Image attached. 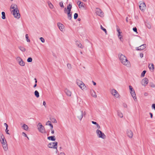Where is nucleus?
<instances>
[{"mask_svg":"<svg viewBox=\"0 0 155 155\" xmlns=\"http://www.w3.org/2000/svg\"><path fill=\"white\" fill-rule=\"evenodd\" d=\"M92 82H93V84L94 85H96V83H95V82H94L93 81H92Z\"/></svg>","mask_w":155,"mask_h":155,"instance_id":"obj_61","label":"nucleus"},{"mask_svg":"<svg viewBox=\"0 0 155 155\" xmlns=\"http://www.w3.org/2000/svg\"><path fill=\"white\" fill-rule=\"evenodd\" d=\"M81 3H82V2L80 1H78L77 2V4L78 5V6L80 8V5H81Z\"/></svg>","mask_w":155,"mask_h":155,"instance_id":"obj_48","label":"nucleus"},{"mask_svg":"<svg viewBox=\"0 0 155 155\" xmlns=\"http://www.w3.org/2000/svg\"><path fill=\"white\" fill-rule=\"evenodd\" d=\"M77 84L82 90L84 89L86 87L85 84L82 81H77Z\"/></svg>","mask_w":155,"mask_h":155,"instance_id":"obj_6","label":"nucleus"},{"mask_svg":"<svg viewBox=\"0 0 155 155\" xmlns=\"http://www.w3.org/2000/svg\"><path fill=\"white\" fill-rule=\"evenodd\" d=\"M96 125L97 126V128H98V129L100 128V126L97 123V124H96Z\"/></svg>","mask_w":155,"mask_h":155,"instance_id":"obj_52","label":"nucleus"},{"mask_svg":"<svg viewBox=\"0 0 155 155\" xmlns=\"http://www.w3.org/2000/svg\"><path fill=\"white\" fill-rule=\"evenodd\" d=\"M149 86L152 87H155L154 84L152 82H150Z\"/></svg>","mask_w":155,"mask_h":155,"instance_id":"obj_38","label":"nucleus"},{"mask_svg":"<svg viewBox=\"0 0 155 155\" xmlns=\"http://www.w3.org/2000/svg\"><path fill=\"white\" fill-rule=\"evenodd\" d=\"M27 61L28 62H31L32 61V59L31 57H29L28 58Z\"/></svg>","mask_w":155,"mask_h":155,"instance_id":"obj_36","label":"nucleus"},{"mask_svg":"<svg viewBox=\"0 0 155 155\" xmlns=\"http://www.w3.org/2000/svg\"><path fill=\"white\" fill-rule=\"evenodd\" d=\"M121 36V35H118V37L119 38L120 40L121 41H122V39H123V38H122L121 37V36L120 37V36Z\"/></svg>","mask_w":155,"mask_h":155,"instance_id":"obj_50","label":"nucleus"},{"mask_svg":"<svg viewBox=\"0 0 155 155\" xmlns=\"http://www.w3.org/2000/svg\"><path fill=\"white\" fill-rule=\"evenodd\" d=\"M127 136L130 138H132L133 136V133L131 130H127Z\"/></svg>","mask_w":155,"mask_h":155,"instance_id":"obj_15","label":"nucleus"},{"mask_svg":"<svg viewBox=\"0 0 155 155\" xmlns=\"http://www.w3.org/2000/svg\"><path fill=\"white\" fill-rule=\"evenodd\" d=\"M90 93L92 96L95 98L97 97V96L95 92L94 91V90H91Z\"/></svg>","mask_w":155,"mask_h":155,"instance_id":"obj_20","label":"nucleus"},{"mask_svg":"<svg viewBox=\"0 0 155 155\" xmlns=\"http://www.w3.org/2000/svg\"><path fill=\"white\" fill-rule=\"evenodd\" d=\"M57 25L59 29L61 31H63V29L64 28V25L61 23L59 22L58 23Z\"/></svg>","mask_w":155,"mask_h":155,"instance_id":"obj_17","label":"nucleus"},{"mask_svg":"<svg viewBox=\"0 0 155 155\" xmlns=\"http://www.w3.org/2000/svg\"><path fill=\"white\" fill-rule=\"evenodd\" d=\"M146 44H143L138 47L136 48V49L137 51L142 50L146 48Z\"/></svg>","mask_w":155,"mask_h":155,"instance_id":"obj_13","label":"nucleus"},{"mask_svg":"<svg viewBox=\"0 0 155 155\" xmlns=\"http://www.w3.org/2000/svg\"><path fill=\"white\" fill-rule=\"evenodd\" d=\"M39 127L38 128V130L39 132L42 133H44L45 132V128L40 123H39L38 124Z\"/></svg>","mask_w":155,"mask_h":155,"instance_id":"obj_8","label":"nucleus"},{"mask_svg":"<svg viewBox=\"0 0 155 155\" xmlns=\"http://www.w3.org/2000/svg\"><path fill=\"white\" fill-rule=\"evenodd\" d=\"M63 2L62 1L60 2L59 3V5L60 6V7H62V8H64V6L63 5Z\"/></svg>","mask_w":155,"mask_h":155,"instance_id":"obj_43","label":"nucleus"},{"mask_svg":"<svg viewBox=\"0 0 155 155\" xmlns=\"http://www.w3.org/2000/svg\"><path fill=\"white\" fill-rule=\"evenodd\" d=\"M2 18L3 19H5V18H6L5 14V13L4 12H2Z\"/></svg>","mask_w":155,"mask_h":155,"instance_id":"obj_30","label":"nucleus"},{"mask_svg":"<svg viewBox=\"0 0 155 155\" xmlns=\"http://www.w3.org/2000/svg\"><path fill=\"white\" fill-rule=\"evenodd\" d=\"M76 44L77 46L81 48H84V46H83L82 44L78 41H76Z\"/></svg>","mask_w":155,"mask_h":155,"instance_id":"obj_21","label":"nucleus"},{"mask_svg":"<svg viewBox=\"0 0 155 155\" xmlns=\"http://www.w3.org/2000/svg\"><path fill=\"white\" fill-rule=\"evenodd\" d=\"M101 29L103 30L105 32V33H106V34H107V30H106V29L104 28L102 26V25H101Z\"/></svg>","mask_w":155,"mask_h":155,"instance_id":"obj_33","label":"nucleus"},{"mask_svg":"<svg viewBox=\"0 0 155 155\" xmlns=\"http://www.w3.org/2000/svg\"><path fill=\"white\" fill-rule=\"evenodd\" d=\"M146 7L145 3H142L140 4L139 8L142 11H143L145 9Z\"/></svg>","mask_w":155,"mask_h":155,"instance_id":"obj_14","label":"nucleus"},{"mask_svg":"<svg viewBox=\"0 0 155 155\" xmlns=\"http://www.w3.org/2000/svg\"><path fill=\"white\" fill-rule=\"evenodd\" d=\"M48 5L49 8L51 9H52L54 8L53 5L50 2H48Z\"/></svg>","mask_w":155,"mask_h":155,"instance_id":"obj_28","label":"nucleus"},{"mask_svg":"<svg viewBox=\"0 0 155 155\" xmlns=\"http://www.w3.org/2000/svg\"><path fill=\"white\" fill-rule=\"evenodd\" d=\"M67 14L68 18L69 20H71L72 18V13H71V12H67Z\"/></svg>","mask_w":155,"mask_h":155,"instance_id":"obj_23","label":"nucleus"},{"mask_svg":"<svg viewBox=\"0 0 155 155\" xmlns=\"http://www.w3.org/2000/svg\"><path fill=\"white\" fill-rule=\"evenodd\" d=\"M34 79L35 80V84H36V83L37 82V79L36 78H35Z\"/></svg>","mask_w":155,"mask_h":155,"instance_id":"obj_63","label":"nucleus"},{"mask_svg":"<svg viewBox=\"0 0 155 155\" xmlns=\"http://www.w3.org/2000/svg\"><path fill=\"white\" fill-rule=\"evenodd\" d=\"M4 125L5 126L6 128H8V126L6 123H5L4 124Z\"/></svg>","mask_w":155,"mask_h":155,"instance_id":"obj_54","label":"nucleus"},{"mask_svg":"<svg viewBox=\"0 0 155 155\" xmlns=\"http://www.w3.org/2000/svg\"><path fill=\"white\" fill-rule=\"evenodd\" d=\"M149 114L150 115V116L151 118H152L153 117V114L151 113H150Z\"/></svg>","mask_w":155,"mask_h":155,"instance_id":"obj_58","label":"nucleus"},{"mask_svg":"<svg viewBox=\"0 0 155 155\" xmlns=\"http://www.w3.org/2000/svg\"><path fill=\"white\" fill-rule=\"evenodd\" d=\"M3 148L5 150H8L7 144L6 140H5V142L4 143H2Z\"/></svg>","mask_w":155,"mask_h":155,"instance_id":"obj_18","label":"nucleus"},{"mask_svg":"<svg viewBox=\"0 0 155 155\" xmlns=\"http://www.w3.org/2000/svg\"><path fill=\"white\" fill-rule=\"evenodd\" d=\"M96 133L98 137L102 138L103 139H105L106 138V136L105 135L99 130L97 129L96 131Z\"/></svg>","mask_w":155,"mask_h":155,"instance_id":"obj_3","label":"nucleus"},{"mask_svg":"<svg viewBox=\"0 0 155 155\" xmlns=\"http://www.w3.org/2000/svg\"><path fill=\"white\" fill-rule=\"evenodd\" d=\"M116 28H117V31L118 32H120V29L119 28L118 26L117 25L116 26Z\"/></svg>","mask_w":155,"mask_h":155,"instance_id":"obj_44","label":"nucleus"},{"mask_svg":"<svg viewBox=\"0 0 155 155\" xmlns=\"http://www.w3.org/2000/svg\"><path fill=\"white\" fill-rule=\"evenodd\" d=\"M11 8L13 9V15L14 17L17 18H19L20 15L19 13V10H18L17 5L15 4H12L11 6Z\"/></svg>","mask_w":155,"mask_h":155,"instance_id":"obj_2","label":"nucleus"},{"mask_svg":"<svg viewBox=\"0 0 155 155\" xmlns=\"http://www.w3.org/2000/svg\"><path fill=\"white\" fill-rule=\"evenodd\" d=\"M50 120H51V121L53 123H56L57 122V121L54 118H50Z\"/></svg>","mask_w":155,"mask_h":155,"instance_id":"obj_31","label":"nucleus"},{"mask_svg":"<svg viewBox=\"0 0 155 155\" xmlns=\"http://www.w3.org/2000/svg\"><path fill=\"white\" fill-rule=\"evenodd\" d=\"M47 139L49 140H51L52 141H54L56 140V138L54 136H52L48 137L47 138Z\"/></svg>","mask_w":155,"mask_h":155,"instance_id":"obj_22","label":"nucleus"},{"mask_svg":"<svg viewBox=\"0 0 155 155\" xmlns=\"http://www.w3.org/2000/svg\"><path fill=\"white\" fill-rule=\"evenodd\" d=\"M149 68H150V69H151V68H152V69L153 70L154 68V65L153 64H151V66H150V65L149 64Z\"/></svg>","mask_w":155,"mask_h":155,"instance_id":"obj_35","label":"nucleus"},{"mask_svg":"<svg viewBox=\"0 0 155 155\" xmlns=\"http://www.w3.org/2000/svg\"><path fill=\"white\" fill-rule=\"evenodd\" d=\"M78 16V14L77 13H75L74 15V18L75 19H76Z\"/></svg>","mask_w":155,"mask_h":155,"instance_id":"obj_39","label":"nucleus"},{"mask_svg":"<svg viewBox=\"0 0 155 155\" xmlns=\"http://www.w3.org/2000/svg\"><path fill=\"white\" fill-rule=\"evenodd\" d=\"M96 13L97 15L101 17H103L104 16V13L100 9L98 8H96Z\"/></svg>","mask_w":155,"mask_h":155,"instance_id":"obj_9","label":"nucleus"},{"mask_svg":"<svg viewBox=\"0 0 155 155\" xmlns=\"http://www.w3.org/2000/svg\"><path fill=\"white\" fill-rule=\"evenodd\" d=\"M8 128H6L5 132L7 134H10L8 132L9 130H8Z\"/></svg>","mask_w":155,"mask_h":155,"instance_id":"obj_49","label":"nucleus"},{"mask_svg":"<svg viewBox=\"0 0 155 155\" xmlns=\"http://www.w3.org/2000/svg\"><path fill=\"white\" fill-rule=\"evenodd\" d=\"M64 92L66 94L69 96H71V92L67 89H65L64 90Z\"/></svg>","mask_w":155,"mask_h":155,"instance_id":"obj_19","label":"nucleus"},{"mask_svg":"<svg viewBox=\"0 0 155 155\" xmlns=\"http://www.w3.org/2000/svg\"><path fill=\"white\" fill-rule=\"evenodd\" d=\"M37 84H35V85H34V86H33V87L34 88L35 87L37 86Z\"/></svg>","mask_w":155,"mask_h":155,"instance_id":"obj_64","label":"nucleus"},{"mask_svg":"<svg viewBox=\"0 0 155 155\" xmlns=\"http://www.w3.org/2000/svg\"><path fill=\"white\" fill-rule=\"evenodd\" d=\"M5 137L3 134H0V140L2 143H4L5 142Z\"/></svg>","mask_w":155,"mask_h":155,"instance_id":"obj_16","label":"nucleus"},{"mask_svg":"<svg viewBox=\"0 0 155 155\" xmlns=\"http://www.w3.org/2000/svg\"><path fill=\"white\" fill-rule=\"evenodd\" d=\"M118 57L120 62L123 64L127 67H129L130 66V62L127 60V58L124 55L122 54L120 55L119 54Z\"/></svg>","mask_w":155,"mask_h":155,"instance_id":"obj_1","label":"nucleus"},{"mask_svg":"<svg viewBox=\"0 0 155 155\" xmlns=\"http://www.w3.org/2000/svg\"><path fill=\"white\" fill-rule=\"evenodd\" d=\"M86 113L85 111H84V113H83V116L84 115V116H85V115H86Z\"/></svg>","mask_w":155,"mask_h":155,"instance_id":"obj_62","label":"nucleus"},{"mask_svg":"<svg viewBox=\"0 0 155 155\" xmlns=\"http://www.w3.org/2000/svg\"><path fill=\"white\" fill-rule=\"evenodd\" d=\"M34 94L35 96L37 97L38 98L39 97V94L38 92L36 90L34 92Z\"/></svg>","mask_w":155,"mask_h":155,"instance_id":"obj_27","label":"nucleus"},{"mask_svg":"<svg viewBox=\"0 0 155 155\" xmlns=\"http://www.w3.org/2000/svg\"><path fill=\"white\" fill-rule=\"evenodd\" d=\"M145 25L146 27L150 29L151 28V25L149 23H146Z\"/></svg>","mask_w":155,"mask_h":155,"instance_id":"obj_37","label":"nucleus"},{"mask_svg":"<svg viewBox=\"0 0 155 155\" xmlns=\"http://www.w3.org/2000/svg\"><path fill=\"white\" fill-rule=\"evenodd\" d=\"M67 67L68 69H71V64L69 63H68L67 64Z\"/></svg>","mask_w":155,"mask_h":155,"instance_id":"obj_41","label":"nucleus"},{"mask_svg":"<svg viewBox=\"0 0 155 155\" xmlns=\"http://www.w3.org/2000/svg\"><path fill=\"white\" fill-rule=\"evenodd\" d=\"M111 94L113 95L114 96L117 98L119 96V95L117 91L114 89L112 90Z\"/></svg>","mask_w":155,"mask_h":155,"instance_id":"obj_10","label":"nucleus"},{"mask_svg":"<svg viewBox=\"0 0 155 155\" xmlns=\"http://www.w3.org/2000/svg\"><path fill=\"white\" fill-rule=\"evenodd\" d=\"M146 72V71L145 70L143 71L141 75V77H144L145 74Z\"/></svg>","mask_w":155,"mask_h":155,"instance_id":"obj_34","label":"nucleus"},{"mask_svg":"<svg viewBox=\"0 0 155 155\" xmlns=\"http://www.w3.org/2000/svg\"><path fill=\"white\" fill-rule=\"evenodd\" d=\"M22 134L23 136L27 137L28 139H29L28 137L27 136V135L25 133L23 132L22 133Z\"/></svg>","mask_w":155,"mask_h":155,"instance_id":"obj_46","label":"nucleus"},{"mask_svg":"<svg viewBox=\"0 0 155 155\" xmlns=\"http://www.w3.org/2000/svg\"><path fill=\"white\" fill-rule=\"evenodd\" d=\"M51 133L52 134H53L54 133V130L52 129H51Z\"/></svg>","mask_w":155,"mask_h":155,"instance_id":"obj_55","label":"nucleus"},{"mask_svg":"<svg viewBox=\"0 0 155 155\" xmlns=\"http://www.w3.org/2000/svg\"><path fill=\"white\" fill-rule=\"evenodd\" d=\"M92 123L94 124H95V125H96L97 124V123L96 122H95V121H92Z\"/></svg>","mask_w":155,"mask_h":155,"instance_id":"obj_56","label":"nucleus"},{"mask_svg":"<svg viewBox=\"0 0 155 155\" xmlns=\"http://www.w3.org/2000/svg\"><path fill=\"white\" fill-rule=\"evenodd\" d=\"M143 53H140V57H141V58H142L143 57Z\"/></svg>","mask_w":155,"mask_h":155,"instance_id":"obj_53","label":"nucleus"},{"mask_svg":"<svg viewBox=\"0 0 155 155\" xmlns=\"http://www.w3.org/2000/svg\"><path fill=\"white\" fill-rule=\"evenodd\" d=\"M144 95L145 96H147L148 95V94L147 93H145L144 94Z\"/></svg>","mask_w":155,"mask_h":155,"instance_id":"obj_60","label":"nucleus"},{"mask_svg":"<svg viewBox=\"0 0 155 155\" xmlns=\"http://www.w3.org/2000/svg\"><path fill=\"white\" fill-rule=\"evenodd\" d=\"M18 48L20 49V50L22 52H24L25 51L26 49L25 48L22 46H19Z\"/></svg>","mask_w":155,"mask_h":155,"instance_id":"obj_29","label":"nucleus"},{"mask_svg":"<svg viewBox=\"0 0 155 155\" xmlns=\"http://www.w3.org/2000/svg\"><path fill=\"white\" fill-rule=\"evenodd\" d=\"M152 108L154 109L155 110V104H153L152 105Z\"/></svg>","mask_w":155,"mask_h":155,"instance_id":"obj_51","label":"nucleus"},{"mask_svg":"<svg viewBox=\"0 0 155 155\" xmlns=\"http://www.w3.org/2000/svg\"><path fill=\"white\" fill-rule=\"evenodd\" d=\"M117 114L118 116L120 118H122L123 117V115L122 113L119 111H117Z\"/></svg>","mask_w":155,"mask_h":155,"instance_id":"obj_32","label":"nucleus"},{"mask_svg":"<svg viewBox=\"0 0 155 155\" xmlns=\"http://www.w3.org/2000/svg\"><path fill=\"white\" fill-rule=\"evenodd\" d=\"M148 83V80L146 78H144L142 81L141 84L143 85L146 86Z\"/></svg>","mask_w":155,"mask_h":155,"instance_id":"obj_11","label":"nucleus"},{"mask_svg":"<svg viewBox=\"0 0 155 155\" xmlns=\"http://www.w3.org/2000/svg\"><path fill=\"white\" fill-rule=\"evenodd\" d=\"M85 8V4H84L82 2V3L80 5V8Z\"/></svg>","mask_w":155,"mask_h":155,"instance_id":"obj_40","label":"nucleus"},{"mask_svg":"<svg viewBox=\"0 0 155 155\" xmlns=\"http://www.w3.org/2000/svg\"><path fill=\"white\" fill-rule=\"evenodd\" d=\"M26 38V40L27 42H29L30 41V40L29 39H28V34H26L25 35Z\"/></svg>","mask_w":155,"mask_h":155,"instance_id":"obj_42","label":"nucleus"},{"mask_svg":"<svg viewBox=\"0 0 155 155\" xmlns=\"http://www.w3.org/2000/svg\"><path fill=\"white\" fill-rule=\"evenodd\" d=\"M40 39L41 41L43 42V43H44L45 42V39H44L42 38V37H41L40 38Z\"/></svg>","mask_w":155,"mask_h":155,"instance_id":"obj_47","label":"nucleus"},{"mask_svg":"<svg viewBox=\"0 0 155 155\" xmlns=\"http://www.w3.org/2000/svg\"><path fill=\"white\" fill-rule=\"evenodd\" d=\"M22 127L23 129H24L26 131L28 130V126L27 125H26L25 124H24L22 126Z\"/></svg>","mask_w":155,"mask_h":155,"instance_id":"obj_24","label":"nucleus"},{"mask_svg":"<svg viewBox=\"0 0 155 155\" xmlns=\"http://www.w3.org/2000/svg\"><path fill=\"white\" fill-rule=\"evenodd\" d=\"M43 105H44L45 106V107H46L45 105L46 104V102H45V101H43Z\"/></svg>","mask_w":155,"mask_h":155,"instance_id":"obj_59","label":"nucleus"},{"mask_svg":"<svg viewBox=\"0 0 155 155\" xmlns=\"http://www.w3.org/2000/svg\"><path fill=\"white\" fill-rule=\"evenodd\" d=\"M83 117V112L82 111H80L77 114L78 118L81 120Z\"/></svg>","mask_w":155,"mask_h":155,"instance_id":"obj_12","label":"nucleus"},{"mask_svg":"<svg viewBox=\"0 0 155 155\" xmlns=\"http://www.w3.org/2000/svg\"><path fill=\"white\" fill-rule=\"evenodd\" d=\"M57 145L58 142L55 141L49 143L48 144V146L50 148L57 149Z\"/></svg>","mask_w":155,"mask_h":155,"instance_id":"obj_4","label":"nucleus"},{"mask_svg":"<svg viewBox=\"0 0 155 155\" xmlns=\"http://www.w3.org/2000/svg\"><path fill=\"white\" fill-rule=\"evenodd\" d=\"M123 106L124 107L126 108V107H127V105L125 104H123Z\"/></svg>","mask_w":155,"mask_h":155,"instance_id":"obj_57","label":"nucleus"},{"mask_svg":"<svg viewBox=\"0 0 155 155\" xmlns=\"http://www.w3.org/2000/svg\"><path fill=\"white\" fill-rule=\"evenodd\" d=\"M133 30L134 32H136L137 33V28H136V27H135L133 28Z\"/></svg>","mask_w":155,"mask_h":155,"instance_id":"obj_45","label":"nucleus"},{"mask_svg":"<svg viewBox=\"0 0 155 155\" xmlns=\"http://www.w3.org/2000/svg\"><path fill=\"white\" fill-rule=\"evenodd\" d=\"M46 125H49L51 127V129H53V126L52 124H51V122L50 121H47L46 123Z\"/></svg>","mask_w":155,"mask_h":155,"instance_id":"obj_26","label":"nucleus"},{"mask_svg":"<svg viewBox=\"0 0 155 155\" xmlns=\"http://www.w3.org/2000/svg\"><path fill=\"white\" fill-rule=\"evenodd\" d=\"M16 60L18 64L20 66H24L25 65V62L23 61L22 59H21L20 57H17L16 58Z\"/></svg>","mask_w":155,"mask_h":155,"instance_id":"obj_7","label":"nucleus"},{"mask_svg":"<svg viewBox=\"0 0 155 155\" xmlns=\"http://www.w3.org/2000/svg\"><path fill=\"white\" fill-rule=\"evenodd\" d=\"M72 8V5L71 4H69L67 7V12H71V10Z\"/></svg>","mask_w":155,"mask_h":155,"instance_id":"obj_25","label":"nucleus"},{"mask_svg":"<svg viewBox=\"0 0 155 155\" xmlns=\"http://www.w3.org/2000/svg\"><path fill=\"white\" fill-rule=\"evenodd\" d=\"M129 88L130 89V94L134 98V100H135V99H136L137 97H136V94L135 93V91L134 89H133L132 86L130 85L129 86Z\"/></svg>","mask_w":155,"mask_h":155,"instance_id":"obj_5","label":"nucleus"}]
</instances>
